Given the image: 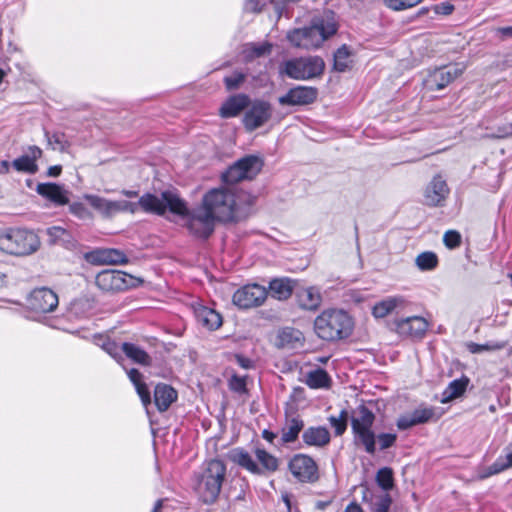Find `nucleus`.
<instances>
[{
	"instance_id": "f257e3e1",
	"label": "nucleus",
	"mask_w": 512,
	"mask_h": 512,
	"mask_svg": "<svg viewBox=\"0 0 512 512\" xmlns=\"http://www.w3.org/2000/svg\"><path fill=\"white\" fill-rule=\"evenodd\" d=\"M375 414L365 405H360L351 417V431L353 443L356 447L363 449L367 454L374 455L379 450H387L393 447L397 441V434L382 432L376 434L373 430Z\"/></svg>"
},
{
	"instance_id": "f03ea898",
	"label": "nucleus",
	"mask_w": 512,
	"mask_h": 512,
	"mask_svg": "<svg viewBox=\"0 0 512 512\" xmlns=\"http://www.w3.org/2000/svg\"><path fill=\"white\" fill-rule=\"evenodd\" d=\"M338 30L335 14L331 11L312 19L309 26L289 31L287 39L291 45L306 50L319 48Z\"/></svg>"
},
{
	"instance_id": "7ed1b4c3",
	"label": "nucleus",
	"mask_w": 512,
	"mask_h": 512,
	"mask_svg": "<svg viewBox=\"0 0 512 512\" xmlns=\"http://www.w3.org/2000/svg\"><path fill=\"white\" fill-rule=\"evenodd\" d=\"M354 328L352 317L342 309L324 310L314 320V331L325 341H338L348 338Z\"/></svg>"
},
{
	"instance_id": "20e7f679",
	"label": "nucleus",
	"mask_w": 512,
	"mask_h": 512,
	"mask_svg": "<svg viewBox=\"0 0 512 512\" xmlns=\"http://www.w3.org/2000/svg\"><path fill=\"white\" fill-rule=\"evenodd\" d=\"M39 236L30 229L6 227L0 229V250L15 256H28L40 248Z\"/></svg>"
},
{
	"instance_id": "39448f33",
	"label": "nucleus",
	"mask_w": 512,
	"mask_h": 512,
	"mask_svg": "<svg viewBox=\"0 0 512 512\" xmlns=\"http://www.w3.org/2000/svg\"><path fill=\"white\" fill-rule=\"evenodd\" d=\"M226 475V466L219 459L207 462L206 467L197 477L195 490L204 503H213L220 494Z\"/></svg>"
},
{
	"instance_id": "423d86ee",
	"label": "nucleus",
	"mask_w": 512,
	"mask_h": 512,
	"mask_svg": "<svg viewBox=\"0 0 512 512\" xmlns=\"http://www.w3.org/2000/svg\"><path fill=\"white\" fill-rule=\"evenodd\" d=\"M201 206L219 222H231L235 218V194L229 189L214 188L202 199Z\"/></svg>"
},
{
	"instance_id": "0eeeda50",
	"label": "nucleus",
	"mask_w": 512,
	"mask_h": 512,
	"mask_svg": "<svg viewBox=\"0 0 512 512\" xmlns=\"http://www.w3.org/2000/svg\"><path fill=\"white\" fill-rule=\"evenodd\" d=\"M255 456L260 465L242 448L233 449L229 455L232 462L255 475H262L265 472L273 473L278 470L279 460L264 448L257 447Z\"/></svg>"
},
{
	"instance_id": "6e6552de",
	"label": "nucleus",
	"mask_w": 512,
	"mask_h": 512,
	"mask_svg": "<svg viewBox=\"0 0 512 512\" xmlns=\"http://www.w3.org/2000/svg\"><path fill=\"white\" fill-rule=\"evenodd\" d=\"M264 162L261 157L256 155H247L222 174V180L226 184H236L243 180L254 179L262 170Z\"/></svg>"
},
{
	"instance_id": "1a4fd4ad",
	"label": "nucleus",
	"mask_w": 512,
	"mask_h": 512,
	"mask_svg": "<svg viewBox=\"0 0 512 512\" xmlns=\"http://www.w3.org/2000/svg\"><path fill=\"white\" fill-rule=\"evenodd\" d=\"M324 67L319 56L301 57L286 61L283 72L292 79L305 80L320 76Z\"/></svg>"
},
{
	"instance_id": "9d476101",
	"label": "nucleus",
	"mask_w": 512,
	"mask_h": 512,
	"mask_svg": "<svg viewBox=\"0 0 512 512\" xmlns=\"http://www.w3.org/2000/svg\"><path fill=\"white\" fill-rule=\"evenodd\" d=\"M185 226L194 237L208 239L214 232L216 219L201 205L190 210Z\"/></svg>"
},
{
	"instance_id": "9b49d317",
	"label": "nucleus",
	"mask_w": 512,
	"mask_h": 512,
	"mask_svg": "<svg viewBox=\"0 0 512 512\" xmlns=\"http://www.w3.org/2000/svg\"><path fill=\"white\" fill-rule=\"evenodd\" d=\"M291 474L302 483H313L319 478L318 466L308 455L297 454L288 464Z\"/></svg>"
},
{
	"instance_id": "f8f14e48",
	"label": "nucleus",
	"mask_w": 512,
	"mask_h": 512,
	"mask_svg": "<svg viewBox=\"0 0 512 512\" xmlns=\"http://www.w3.org/2000/svg\"><path fill=\"white\" fill-rule=\"evenodd\" d=\"M272 115L271 105L266 101H255L246 111L243 124L248 131H254L264 125Z\"/></svg>"
},
{
	"instance_id": "ddd939ff",
	"label": "nucleus",
	"mask_w": 512,
	"mask_h": 512,
	"mask_svg": "<svg viewBox=\"0 0 512 512\" xmlns=\"http://www.w3.org/2000/svg\"><path fill=\"white\" fill-rule=\"evenodd\" d=\"M58 302V295L54 290H31L27 296V307L39 313L53 311Z\"/></svg>"
},
{
	"instance_id": "4468645a",
	"label": "nucleus",
	"mask_w": 512,
	"mask_h": 512,
	"mask_svg": "<svg viewBox=\"0 0 512 512\" xmlns=\"http://www.w3.org/2000/svg\"><path fill=\"white\" fill-rule=\"evenodd\" d=\"M463 73L458 65L444 66L435 69L426 79L427 87L432 90H442Z\"/></svg>"
},
{
	"instance_id": "2eb2a0df",
	"label": "nucleus",
	"mask_w": 512,
	"mask_h": 512,
	"mask_svg": "<svg viewBox=\"0 0 512 512\" xmlns=\"http://www.w3.org/2000/svg\"><path fill=\"white\" fill-rule=\"evenodd\" d=\"M274 344L278 349L298 350L304 347L305 337L299 329L287 326L277 331Z\"/></svg>"
},
{
	"instance_id": "dca6fc26",
	"label": "nucleus",
	"mask_w": 512,
	"mask_h": 512,
	"mask_svg": "<svg viewBox=\"0 0 512 512\" xmlns=\"http://www.w3.org/2000/svg\"><path fill=\"white\" fill-rule=\"evenodd\" d=\"M318 96V90L315 87L297 86L291 88L285 95L279 98L281 105H308L313 103Z\"/></svg>"
},
{
	"instance_id": "f3484780",
	"label": "nucleus",
	"mask_w": 512,
	"mask_h": 512,
	"mask_svg": "<svg viewBox=\"0 0 512 512\" xmlns=\"http://www.w3.org/2000/svg\"><path fill=\"white\" fill-rule=\"evenodd\" d=\"M449 194V188L441 175L433 177L424 192V203L430 207L442 206Z\"/></svg>"
},
{
	"instance_id": "a211bd4d",
	"label": "nucleus",
	"mask_w": 512,
	"mask_h": 512,
	"mask_svg": "<svg viewBox=\"0 0 512 512\" xmlns=\"http://www.w3.org/2000/svg\"><path fill=\"white\" fill-rule=\"evenodd\" d=\"M396 331L402 336L422 338L429 328V322L420 316H411L395 321Z\"/></svg>"
},
{
	"instance_id": "6ab92c4d",
	"label": "nucleus",
	"mask_w": 512,
	"mask_h": 512,
	"mask_svg": "<svg viewBox=\"0 0 512 512\" xmlns=\"http://www.w3.org/2000/svg\"><path fill=\"white\" fill-rule=\"evenodd\" d=\"M407 301L402 296H389L376 302L372 307V315L381 319L393 313H401L405 310Z\"/></svg>"
},
{
	"instance_id": "aec40b11",
	"label": "nucleus",
	"mask_w": 512,
	"mask_h": 512,
	"mask_svg": "<svg viewBox=\"0 0 512 512\" xmlns=\"http://www.w3.org/2000/svg\"><path fill=\"white\" fill-rule=\"evenodd\" d=\"M133 278L124 272L117 270H105L96 276V285L98 288H132L128 283Z\"/></svg>"
},
{
	"instance_id": "412c9836",
	"label": "nucleus",
	"mask_w": 512,
	"mask_h": 512,
	"mask_svg": "<svg viewBox=\"0 0 512 512\" xmlns=\"http://www.w3.org/2000/svg\"><path fill=\"white\" fill-rule=\"evenodd\" d=\"M267 290H235L233 303L242 309H249L262 305L267 298Z\"/></svg>"
},
{
	"instance_id": "4be33fe9",
	"label": "nucleus",
	"mask_w": 512,
	"mask_h": 512,
	"mask_svg": "<svg viewBox=\"0 0 512 512\" xmlns=\"http://www.w3.org/2000/svg\"><path fill=\"white\" fill-rule=\"evenodd\" d=\"M41 155L42 150L38 146H29L26 154L13 160L12 166L18 172L35 174L38 171L36 160L39 159Z\"/></svg>"
},
{
	"instance_id": "5701e85b",
	"label": "nucleus",
	"mask_w": 512,
	"mask_h": 512,
	"mask_svg": "<svg viewBox=\"0 0 512 512\" xmlns=\"http://www.w3.org/2000/svg\"><path fill=\"white\" fill-rule=\"evenodd\" d=\"M434 416L433 408L419 407L410 414L403 415L397 420V427L400 430L409 429L415 425L427 423Z\"/></svg>"
},
{
	"instance_id": "b1692460",
	"label": "nucleus",
	"mask_w": 512,
	"mask_h": 512,
	"mask_svg": "<svg viewBox=\"0 0 512 512\" xmlns=\"http://www.w3.org/2000/svg\"><path fill=\"white\" fill-rule=\"evenodd\" d=\"M36 191L56 205H66L69 202L68 192L57 183H39Z\"/></svg>"
},
{
	"instance_id": "393cba45",
	"label": "nucleus",
	"mask_w": 512,
	"mask_h": 512,
	"mask_svg": "<svg viewBox=\"0 0 512 512\" xmlns=\"http://www.w3.org/2000/svg\"><path fill=\"white\" fill-rule=\"evenodd\" d=\"M84 199L105 218H111L118 213V201L108 200L93 194L84 195Z\"/></svg>"
},
{
	"instance_id": "a878e982",
	"label": "nucleus",
	"mask_w": 512,
	"mask_h": 512,
	"mask_svg": "<svg viewBox=\"0 0 512 512\" xmlns=\"http://www.w3.org/2000/svg\"><path fill=\"white\" fill-rule=\"evenodd\" d=\"M249 104V98L245 94H238L228 98L220 108V115L223 118L237 116Z\"/></svg>"
},
{
	"instance_id": "bb28decb",
	"label": "nucleus",
	"mask_w": 512,
	"mask_h": 512,
	"mask_svg": "<svg viewBox=\"0 0 512 512\" xmlns=\"http://www.w3.org/2000/svg\"><path fill=\"white\" fill-rule=\"evenodd\" d=\"M162 198L164 199L165 211L169 210L171 213L185 219L190 210L185 200L173 191H163Z\"/></svg>"
},
{
	"instance_id": "cd10ccee",
	"label": "nucleus",
	"mask_w": 512,
	"mask_h": 512,
	"mask_svg": "<svg viewBox=\"0 0 512 512\" xmlns=\"http://www.w3.org/2000/svg\"><path fill=\"white\" fill-rule=\"evenodd\" d=\"M177 399V392L167 384H158L154 390V402L158 410L166 411Z\"/></svg>"
},
{
	"instance_id": "c85d7f7f",
	"label": "nucleus",
	"mask_w": 512,
	"mask_h": 512,
	"mask_svg": "<svg viewBox=\"0 0 512 512\" xmlns=\"http://www.w3.org/2000/svg\"><path fill=\"white\" fill-rule=\"evenodd\" d=\"M295 298L298 306L303 310H317L322 303L319 290H295Z\"/></svg>"
},
{
	"instance_id": "c756f323",
	"label": "nucleus",
	"mask_w": 512,
	"mask_h": 512,
	"mask_svg": "<svg viewBox=\"0 0 512 512\" xmlns=\"http://www.w3.org/2000/svg\"><path fill=\"white\" fill-rule=\"evenodd\" d=\"M302 438L308 446L321 447L329 443L330 434L325 427H309L303 432Z\"/></svg>"
},
{
	"instance_id": "7c9ffc66",
	"label": "nucleus",
	"mask_w": 512,
	"mask_h": 512,
	"mask_svg": "<svg viewBox=\"0 0 512 512\" xmlns=\"http://www.w3.org/2000/svg\"><path fill=\"white\" fill-rule=\"evenodd\" d=\"M138 204L146 213L156 214L159 216L165 214L164 199L162 196L159 198L152 193H145L139 198Z\"/></svg>"
},
{
	"instance_id": "2f4dec72",
	"label": "nucleus",
	"mask_w": 512,
	"mask_h": 512,
	"mask_svg": "<svg viewBox=\"0 0 512 512\" xmlns=\"http://www.w3.org/2000/svg\"><path fill=\"white\" fill-rule=\"evenodd\" d=\"M303 428L304 421L299 416L286 419L281 430L282 443L287 444L296 441Z\"/></svg>"
},
{
	"instance_id": "473e14b6",
	"label": "nucleus",
	"mask_w": 512,
	"mask_h": 512,
	"mask_svg": "<svg viewBox=\"0 0 512 512\" xmlns=\"http://www.w3.org/2000/svg\"><path fill=\"white\" fill-rule=\"evenodd\" d=\"M512 467V441L503 449L502 454L491 464L483 477L499 474Z\"/></svg>"
},
{
	"instance_id": "72a5a7b5",
	"label": "nucleus",
	"mask_w": 512,
	"mask_h": 512,
	"mask_svg": "<svg viewBox=\"0 0 512 512\" xmlns=\"http://www.w3.org/2000/svg\"><path fill=\"white\" fill-rule=\"evenodd\" d=\"M198 322L208 330H216L222 325V317L215 310L208 307H200L196 310Z\"/></svg>"
},
{
	"instance_id": "f704fd0d",
	"label": "nucleus",
	"mask_w": 512,
	"mask_h": 512,
	"mask_svg": "<svg viewBox=\"0 0 512 512\" xmlns=\"http://www.w3.org/2000/svg\"><path fill=\"white\" fill-rule=\"evenodd\" d=\"M468 384L469 379L465 376L451 381L442 393L441 402L448 403L460 397L466 391Z\"/></svg>"
},
{
	"instance_id": "c9c22d12",
	"label": "nucleus",
	"mask_w": 512,
	"mask_h": 512,
	"mask_svg": "<svg viewBox=\"0 0 512 512\" xmlns=\"http://www.w3.org/2000/svg\"><path fill=\"white\" fill-rule=\"evenodd\" d=\"M305 383L312 389L328 388L331 378L324 369L318 368L306 374Z\"/></svg>"
},
{
	"instance_id": "e433bc0d",
	"label": "nucleus",
	"mask_w": 512,
	"mask_h": 512,
	"mask_svg": "<svg viewBox=\"0 0 512 512\" xmlns=\"http://www.w3.org/2000/svg\"><path fill=\"white\" fill-rule=\"evenodd\" d=\"M127 374H128L130 381L135 386V389H136L143 405L147 406L148 404H150V402H151L150 392H149V389L146 386V384L144 382H142L141 373L137 369L132 368L127 372Z\"/></svg>"
},
{
	"instance_id": "4c0bfd02",
	"label": "nucleus",
	"mask_w": 512,
	"mask_h": 512,
	"mask_svg": "<svg viewBox=\"0 0 512 512\" xmlns=\"http://www.w3.org/2000/svg\"><path fill=\"white\" fill-rule=\"evenodd\" d=\"M122 352L135 363L141 365H149L151 362L150 356L146 351L139 346L132 343H123L121 347Z\"/></svg>"
},
{
	"instance_id": "58836bf2",
	"label": "nucleus",
	"mask_w": 512,
	"mask_h": 512,
	"mask_svg": "<svg viewBox=\"0 0 512 512\" xmlns=\"http://www.w3.org/2000/svg\"><path fill=\"white\" fill-rule=\"evenodd\" d=\"M351 52L346 45H342L334 53V69L338 72H344L351 67Z\"/></svg>"
},
{
	"instance_id": "ea45409f",
	"label": "nucleus",
	"mask_w": 512,
	"mask_h": 512,
	"mask_svg": "<svg viewBox=\"0 0 512 512\" xmlns=\"http://www.w3.org/2000/svg\"><path fill=\"white\" fill-rule=\"evenodd\" d=\"M438 263L437 254L432 251L422 252L415 259V264L420 271H432L438 266Z\"/></svg>"
},
{
	"instance_id": "a19ab883",
	"label": "nucleus",
	"mask_w": 512,
	"mask_h": 512,
	"mask_svg": "<svg viewBox=\"0 0 512 512\" xmlns=\"http://www.w3.org/2000/svg\"><path fill=\"white\" fill-rule=\"evenodd\" d=\"M272 50V44L269 42L250 43L244 49L245 57L247 59L259 58L269 55Z\"/></svg>"
},
{
	"instance_id": "79ce46f5",
	"label": "nucleus",
	"mask_w": 512,
	"mask_h": 512,
	"mask_svg": "<svg viewBox=\"0 0 512 512\" xmlns=\"http://www.w3.org/2000/svg\"><path fill=\"white\" fill-rule=\"evenodd\" d=\"M95 343L100 346L107 354H109L112 358H114L117 362H119L122 357L120 351L121 348L115 343L111 341L109 338L103 336L95 337Z\"/></svg>"
},
{
	"instance_id": "37998d69",
	"label": "nucleus",
	"mask_w": 512,
	"mask_h": 512,
	"mask_svg": "<svg viewBox=\"0 0 512 512\" xmlns=\"http://www.w3.org/2000/svg\"><path fill=\"white\" fill-rule=\"evenodd\" d=\"M99 260L109 264H120L126 262V255L117 249H104L98 252Z\"/></svg>"
},
{
	"instance_id": "c03bdc74",
	"label": "nucleus",
	"mask_w": 512,
	"mask_h": 512,
	"mask_svg": "<svg viewBox=\"0 0 512 512\" xmlns=\"http://www.w3.org/2000/svg\"><path fill=\"white\" fill-rule=\"evenodd\" d=\"M376 482L384 491H389L394 486L393 471L389 467L378 470L376 474Z\"/></svg>"
},
{
	"instance_id": "a18cd8bd",
	"label": "nucleus",
	"mask_w": 512,
	"mask_h": 512,
	"mask_svg": "<svg viewBox=\"0 0 512 512\" xmlns=\"http://www.w3.org/2000/svg\"><path fill=\"white\" fill-rule=\"evenodd\" d=\"M506 346L505 341L489 342L486 344H478L470 342L467 344V349L473 354L481 353L483 351H496L501 350Z\"/></svg>"
},
{
	"instance_id": "49530a36",
	"label": "nucleus",
	"mask_w": 512,
	"mask_h": 512,
	"mask_svg": "<svg viewBox=\"0 0 512 512\" xmlns=\"http://www.w3.org/2000/svg\"><path fill=\"white\" fill-rule=\"evenodd\" d=\"M347 418L348 413L346 410H342L339 416H330L328 421L331 427L334 429L337 436L342 435L347 429Z\"/></svg>"
},
{
	"instance_id": "de8ad7c7",
	"label": "nucleus",
	"mask_w": 512,
	"mask_h": 512,
	"mask_svg": "<svg viewBox=\"0 0 512 512\" xmlns=\"http://www.w3.org/2000/svg\"><path fill=\"white\" fill-rule=\"evenodd\" d=\"M263 282H267L268 287L270 289L273 288H302V286L299 284L298 280L292 279L289 277H279V278H272L267 281L263 280Z\"/></svg>"
},
{
	"instance_id": "09e8293b",
	"label": "nucleus",
	"mask_w": 512,
	"mask_h": 512,
	"mask_svg": "<svg viewBox=\"0 0 512 512\" xmlns=\"http://www.w3.org/2000/svg\"><path fill=\"white\" fill-rule=\"evenodd\" d=\"M424 0H384L386 7L393 11H404L417 6Z\"/></svg>"
},
{
	"instance_id": "8fccbe9b",
	"label": "nucleus",
	"mask_w": 512,
	"mask_h": 512,
	"mask_svg": "<svg viewBox=\"0 0 512 512\" xmlns=\"http://www.w3.org/2000/svg\"><path fill=\"white\" fill-rule=\"evenodd\" d=\"M45 137L48 140V144L52 147V149H59L64 151L67 146V140L65 138V134L61 132H55L53 134H49V132H45Z\"/></svg>"
},
{
	"instance_id": "3c124183",
	"label": "nucleus",
	"mask_w": 512,
	"mask_h": 512,
	"mask_svg": "<svg viewBox=\"0 0 512 512\" xmlns=\"http://www.w3.org/2000/svg\"><path fill=\"white\" fill-rule=\"evenodd\" d=\"M229 388L230 390L244 394L247 392L246 388V377L245 376H239V375H232L229 380Z\"/></svg>"
},
{
	"instance_id": "603ef678",
	"label": "nucleus",
	"mask_w": 512,
	"mask_h": 512,
	"mask_svg": "<svg viewBox=\"0 0 512 512\" xmlns=\"http://www.w3.org/2000/svg\"><path fill=\"white\" fill-rule=\"evenodd\" d=\"M443 242L449 249H454L461 244V235L458 231L449 230L443 236Z\"/></svg>"
},
{
	"instance_id": "864d4df0",
	"label": "nucleus",
	"mask_w": 512,
	"mask_h": 512,
	"mask_svg": "<svg viewBox=\"0 0 512 512\" xmlns=\"http://www.w3.org/2000/svg\"><path fill=\"white\" fill-rule=\"evenodd\" d=\"M245 80V75L240 72H235L230 76L224 78L226 89L231 91L237 89Z\"/></svg>"
},
{
	"instance_id": "5fc2aeb1",
	"label": "nucleus",
	"mask_w": 512,
	"mask_h": 512,
	"mask_svg": "<svg viewBox=\"0 0 512 512\" xmlns=\"http://www.w3.org/2000/svg\"><path fill=\"white\" fill-rule=\"evenodd\" d=\"M46 233L49 236L50 242L52 244L59 243L60 241L64 240V236L68 235L66 229L60 226L49 227L47 228Z\"/></svg>"
},
{
	"instance_id": "6e6d98bb",
	"label": "nucleus",
	"mask_w": 512,
	"mask_h": 512,
	"mask_svg": "<svg viewBox=\"0 0 512 512\" xmlns=\"http://www.w3.org/2000/svg\"><path fill=\"white\" fill-rule=\"evenodd\" d=\"M69 210L74 216L78 217L79 219H87L91 217L90 211L81 202H73L72 204H70Z\"/></svg>"
},
{
	"instance_id": "4d7b16f0",
	"label": "nucleus",
	"mask_w": 512,
	"mask_h": 512,
	"mask_svg": "<svg viewBox=\"0 0 512 512\" xmlns=\"http://www.w3.org/2000/svg\"><path fill=\"white\" fill-rule=\"evenodd\" d=\"M392 499L390 495L385 494L381 496L374 504L372 512H388L391 506Z\"/></svg>"
},
{
	"instance_id": "13d9d810",
	"label": "nucleus",
	"mask_w": 512,
	"mask_h": 512,
	"mask_svg": "<svg viewBox=\"0 0 512 512\" xmlns=\"http://www.w3.org/2000/svg\"><path fill=\"white\" fill-rule=\"evenodd\" d=\"M436 15L448 16L454 11V6L449 2H442L432 6Z\"/></svg>"
},
{
	"instance_id": "bf43d9fd",
	"label": "nucleus",
	"mask_w": 512,
	"mask_h": 512,
	"mask_svg": "<svg viewBox=\"0 0 512 512\" xmlns=\"http://www.w3.org/2000/svg\"><path fill=\"white\" fill-rule=\"evenodd\" d=\"M494 136L496 138H512V130L510 123L498 125L495 128Z\"/></svg>"
},
{
	"instance_id": "052dcab7",
	"label": "nucleus",
	"mask_w": 512,
	"mask_h": 512,
	"mask_svg": "<svg viewBox=\"0 0 512 512\" xmlns=\"http://www.w3.org/2000/svg\"><path fill=\"white\" fill-rule=\"evenodd\" d=\"M118 213L119 212H130V213H135L138 208L140 207L138 202L135 203V202H130V201H126V200H120L118 201Z\"/></svg>"
},
{
	"instance_id": "680f3d73",
	"label": "nucleus",
	"mask_w": 512,
	"mask_h": 512,
	"mask_svg": "<svg viewBox=\"0 0 512 512\" xmlns=\"http://www.w3.org/2000/svg\"><path fill=\"white\" fill-rule=\"evenodd\" d=\"M293 290H267V297L271 296L277 300H286L292 295Z\"/></svg>"
},
{
	"instance_id": "e2e57ef3",
	"label": "nucleus",
	"mask_w": 512,
	"mask_h": 512,
	"mask_svg": "<svg viewBox=\"0 0 512 512\" xmlns=\"http://www.w3.org/2000/svg\"><path fill=\"white\" fill-rule=\"evenodd\" d=\"M264 6L261 0H247L245 10L249 12H260Z\"/></svg>"
},
{
	"instance_id": "0e129e2a",
	"label": "nucleus",
	"mask_w": 512,
	"mask_h": 512,
	"mask_svg": "<svg viewBox=\"0 0 512 512\" xmlns=\"http://www.w3.org/2000/svg\"><path fill=\"white\" fill-rule=\"evenodd\" d=\"M236 362L240 367L244 369H249L252 367V361L242 355H236Z\"/></svg>"
},
{
	"instance_id": "69168bd1",
	"label": "nucleus",
	"mask_w": 512,
	"mask_h": 512,
	"mask_svg": "<svg viewBox=\"0 0 512 512\" xmlns=\"http://www.w3.org/2000/svg\"><path fill=\"white\" fill-rule=\"evenodd\" d=\"M497 32L501 35L502 39L512 38V26L500 27Z\"/></svg>"
},
{
	"instance_id": "338daca9",
	"label": "nucleus",
	"mask_w": 512,
	"mask_h": 512,
	"mask_svg": "<svg viewBox=\"0 0 512 512\" xmlns=\"http://www.w3.org/2000/svg\"><path fill=\"white\" fill-rule=\"evenodd\" d=\"M62 172V166L54 165L48 168L47 175L49 177H58Z\"/></svg>"
},
{
	"instance_id": "774afa93",
	"label": "nucleus",
	"mask_w": 512,
	"mask_h": 512,
	"mask_svg": "<svg viewBox=\"0 0 512 512\" xmlns=\"http://www.w3.org/2000/svg\"><path fill=\"white\" fill-rule=\"evenodd\" d=\"M345 512H363L361 506L356 502H351L345 508Z\"/></svg>"
}]
</instances>
